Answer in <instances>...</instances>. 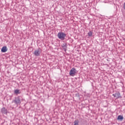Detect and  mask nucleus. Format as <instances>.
Wrapping results in <instances>:
<instances>
[{"label": "nucleus", "mask_w": 125, "mask_h": 125, "mask_svg": "<svg viewBox=\"0 0 125 125\" xmlns=\"http://www.w3.org/2000/svg\"><path fill=\"white\" fill-rule=\"evenodd\" d=\"M58 38L62 41H64L65 38H66V34L62 32H59L58 33Z\"/></svg>", "instance_id": "obj_1"}, {"label": "nucleus", "mask_w": 125, "mask_h": 125, "mask_svg": "<svg viewBox=\"0 0 125 125\" xmlns=\"http://www.w3.org/2000/svg\"><path fill=\"white\" fill-rule=\"evenodd\" d=\"M12 102H14L16 105H20V104H21L20 97H15V100H14Z\"/></svg>", "instance_id": "obj_2"}, {"label": "nucleus", "mask_w": 125, "mask_h": 125, "mask_svg": "<svg viewBox=\"0 0 125 125\" xmlns=\"http://www.w3.org/2000/svg\"><path fill=\"white\" fill-rule=\"evenodd\" d=\"M76 74H77V69L75 68H72L69 72L70 76L74 77V76H76Z\"/></svg>", "instance_id": "obj_3"}, {"label": "nucleus", "mask_w": 125, "mask_h": 125, "mask_svg": "<svg viewBox=\"0 0 125 125\" xmlns=\"http://www.w3.org/2000/svg\"><path fill=\"white\" fill-rule=\"evenodd\" d=\"M41 53H42V49L39 48L37 50L34 51V54L35 56H40Z\"/></svg>", "instance_id": "obj_4"}, {"label": "nucleus", "mask_w": 125, "mask_h": 125, "mask_svg": "<svg viewBox=\"0 0 125 125\" xmlns=\"http://www.w3.org/2000/svg\"><path fill=\"white\" fill-rule=\"evenodd\" d=\"M113 96H114V97H115L116 99H118L119 98H122V97L121 96V94H120L119 92L116 93L115 94H113Z\"/></svg>", "instance_id": "obj_5"}, {"label": "nucleus", "mask_w": 125, "mask_h": 125, "mask_svg": "<svg viewBox=\"0 0 125 125\" xmlns=\"http://www.w3.org/2000/svg\"><path fill=\"white\" fill-rule=\"evenodd\" d=\"M1 112L2 114H7V109L5 108V107H3L1 109Z\"/></svg>", "instance_id": "obj_6"}, {"label": "nucleus", "mask_w": 125, "mask_h": 125, "mask_svg": "<svg viewBox=\"0 0 125 125\" xmlns=\"http://www.w3.org/2000/svg\"><path fill=\"white\" fill-rule=\"evenodd\" d=\"M1 52H6L7 51V47L6 46H3L1 50Z\"/></svg>", "instance_id": "obj_7"}, {"label": "nucleus", "mask_w": 125, "mask_h": 125, "mask_svg": "<svg viewBox=\"0 0 125 125\" xmlns=\"http://www.w3.org/2000/svg\"><path fill=\"white\" fill-rule=\"evenodd\" d=\"M14 93L15 94H20L21 92H20V90L19 89H16L14 91Z\"/></svg>", "instance_id": "obj_8"}, {"label": "nucleus", "mask_w": 125, "mask_h": 125, "mask_svg": "<svg viewBox=\"0 0 125 125\" xmlns=\"http://www.w3.org/2000/svg\"><path fill=\"white\" fill-rule=\"evenodd\" d=\"M117 120H121V121H123V120H124V117L122 115H119L118 117Z\"/></svg>", "instance_id": "obj_9"}, {"label": "nucleus", "mask_w": 125, "mask_h": 125, "mask_svg": "<svg viewBox=\"0 0 125 125\" xmlns=\"http://www.w3.org/2000/svg\"><path fill=\"white\" fill-rule=\"evenodd\" d=\"M74 125H79V120H76L74 121Z\"/></svg>", "instance_id": "obj_10"}, {"label": "nucleus", "mask_w": 125, "mask_h": 125, "mask_svg": "<svg viewBox=\"0 0 125 125\" xmlns=\"http://www.w3.org/2000/svg\"><path fill=\"white\" fill-rule=\"evenodd\" d=\"M88 36H89V37H91V36H92V32L89 31L88 33Z\"/></svg>", "instance_id": "obj_11"}]
</instances>
